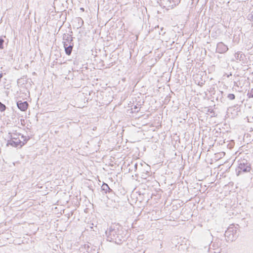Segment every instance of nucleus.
Listing matches in <instances>:
<instances>
[{
	"label": "nucleus",
	"instance_id": "21",
	"mask_svg": "<svg viewBox=\"0 0 253 253\" xmlns=\"http://www.w3.org/2000/svg\"><path fill=\"white\" fill-rule=\"evenodd\" d=\"M163 28H162L161 29V31H163Z\"/></svg>",
	"mask_w": 253,
	"mask_h": 253
},
{
	"label": "nucleus",
	"instance_id": "10",
	"mask_svg": "<svg viewBox=\"0 0 253 253\" xmlns=\"http://www.w3.org/2000/svg\"><path fill=\"white\" fill-rule=\"evenodd\" d=\"M101 189L105 192V193L107 192H112V190L109 187L108 185L105 183H103Z\"/></svg>",
	"mask_w": 253,
	"mask_h": 253
},
{
	"label": "nucleus",
	"instance_id": "16",
	"mask_svg": "<svg viewBox=\"0 0 253 253\" xmlns=\"http://www.w3.org/2000/svg\"><path fill=\"white\" fill-rule=\"evenodd\" d=\"M247 18L248 20L253 21V10L248 15Z\"/></svg>",
	"mask_w": 253,
	"mask_h": 253
},
{
	"label": "nucleus",
	"instance_id": "11",
	"mask_svg": "<svg viewBox=\"0 0 253 253\" xmlns=\"http://www.w3.org/2000/svg\"><path fill=\"white\" fill-rule=\"evenodd\" d=\"M245 55L238 51L235 54V58L236 60L243 61L244 59Z\"/></svg>",
	"mask_w": 253,
	"mask_h": 253
},
{
	"label": "nucleus",
	"instance_id": "3",
	"mask_svg": "<svg viewBox=\"0 0 253 253\" xmlns=\"http://www.w3.org/2000/svg\"><path fill=\"white\" fill-rule=\"evenodd\" d=\"M239 225L231 224L225 232V237L227 242L235 240L238 236V229Z\"/></svg>",
	"mask_w": 253,
	"mask_h": 253
},
{
	"label": "nucleus",
	"instance_id": "17",
	"mask_svg": "<svg viewBox=\"0 0 253 253\" xmlns=\"http://www.w3.org/2000/svg\"><path fill=\"white\" fill-rule=\"evenodd\" d=\"M4 41L2 38H0V49H2L3 48V43Z\"/></svg>",
	"mask_w": 253,
	"mask_h": 253
},
{
	"label": "nucleus",
	"instance_id": "6",
	"mask_svg": "<svg viewBox=\"0 0 253 253\" xmlns=\"http://www.w3.org/2000/svg\"><path fill=\"white\" fill-rule=\"evenodd\" d=\"M228 50V46L222 42L217 43L216 52L219 53H224Z\"/></svg>",
	"mask_w": 253,
	"mask_h": 253
},
{
	"label": "nucleus",
	"instance_id": "8",
	"mask_svg": "<svg viewBox=\"0 0 253 253\" xmlns=\"http://www.w3.org/2000/svg\"><path fill=\"white\" fill-rule=\"evenodd\" d=\"M63 44L73 43L72 35L69 34H64L63 35Z\"/></svg>",
	"mask_w": 253,
	"mask_h": 253
},
{
	"label": "nucleus",
	"instance_id": "15",
	"mask_svg": "<svg viewBox=\"0 0 253 253\" xmlns=\"http://www.w3.org/2000/svg\"><path fill=\"white\" fill-rule=\"evenodd\" d=\"M6 109V106L5 105L0 102V111L3 112Z\"/></svg>",
	"mask_w": 253,
	"mask_h": 253
},
{
	"label": "nucleus",
	"instance_id": "9",
	"mask_svg": "<svg viewBox=\"0 0 253 253\" xmlns=\"http://www.w3.org/2000/svg\"><path fill=\"white\" fill-rule=\"evenodd\" d=\"M64 47L65 48V51L67 55H71L73 47L74 46V43H69V44H64Z\"/></svg>",
	"mask_w": 253,
	"mask_h": 253
},
{
	"label": "nucleus",
	"instance_id": "2",
	"mask_svg": "<svg viewBox=\"0 0 253 253\" xmlns=\"http://www.w3.org/2000/svg\"><path fill=\"white\" fill-rule=\"evenodd\" d=\"M8 137L10 138L7 142V145H11L12 147H21L30 139L27 137L18 133H8Z\"/></svg>",
	"mask_w": 253,
	"mask_h": 253
},
{
	"label": "nucleus",
	"instance_id": "14",
	"mask_svg": "<svg viewBox=\"0 0 253 253\" xmlns=\"http://www.w3.org/2000/svg\"><path fill=\"white\" fill-rule=\"evenodd\" d=\"M247 95L249 98H253V88H252L250 90H249Z\"/></svg>",
	"mask_w": 253,
	"mask_h": 253
},
{
	"label": "nucleus",
	"instance_id": "19",
	"mask_svg": "<svg viewBox=\"0 0 253 253\" xmlns=\"http://www.w3.org/2000/svg\"><path fill=\"white\" fill-rule=\"evenodd\" d=\"M81 9L82 10H83V11H84V8H81Z\"/></svg>",
	"mask_w": 253,
	"mask_h": 253
},
{
	"label": "nucleus",
	"instance_id": "7",
	"mask_svg": "<svg viewBox=\"0 0 253 253\" xmlns=\"http://www.w3.org/2000/svg\"><path fill=\"white\" fill-rule=\"evenodd\" d=\"M17 106L21 111H25L29 106V104L27 101L19 100L17 102Z\"/></svg>",
	"mask_w": 253,
	"mask_h": 253
},
{
	"label": "nucleus",
	"instance_id": "12",
	"mask_svg": "<svg viewBox=\"0 0 253 253\" xmlns=\"http://www.w3.org/2000/svg\"><path fill=\"white\" fill-rule=\"evenodd\" d=\"M77 20L78 21V25H78L79 27L81 28L83 25V24H84V21L80 17L77 18Z\"/></svg>",
	"mask_w": 253,
	"mask_h": 253
},
{
	"label": "nucleus",
	"instance_id": "1",
	"mask_svg": "<svg viewBox=\"0 0 253 253\" xmlns=\"http://www.w3.org/2000/svg\"><path fill=\"white\" fill-rule=\"evenodd\" d=\"M107 240L114 242L117 244H121L125 240L123 227L119 224H111L105 232Z\"/></svg>",
	"mask_w": 253,
	"mask_h": 253
},
{
	"label": "nucleus",
	"instance_id": "13",
	"mask_svg": "<svg viewBox=\"0 0 253 253\" xmlns=\"http://www.w3.org/2000/svg\"><path fill=\"white\" fill-rule=\"evenodd\" d=\"M227 98L230 100H233L235 99V95L233 93H229L227 96Z\"/></svg>",
	"mask_w": 253,
	"mask_h": 253
},
{
	"label": "nucleus",
	"instance_id": "20",
	"mask_svg": "<svg viewBox=\"0 0 253 253\" xmlns=\"http://www.w3.org/2000/svg\"><path fill=\"white\" fill-rule=\"evenodd\" d=\"M134 108H135V109H136V108H137L136 106H135Z\"/></svg>",
	"mask_w": 253,
	"mask_h": 253
},
{
	"label": "nucleus",
	"instance_id": "5",
	"mask_svg": "<svg viewBox=\"0 0 253 253\" xmlns=\"http://www.w3.org/2000/svg\"><path fill=\"white\" fill-rule=\"evenodd\" d=\"M180 2V0H166L164 1V7L169 10L173 8Z\"/></svg>",
	"mask_w": 253,
	"mask_h": 253
},
{
	"label": "nucleus",
	"instance_id": "4",
	"mask_svg": "<svg viewBox=\"0 0 253 253\" xmlns=\"http://www.w3.org/2000/svg\"><path fill=\"white\" fill-rule=\"evenodd\" d=\"M238 169H239V172L242 171L243 172L250 171L251 168L250 164L247 162V161L244 159L238 161Z\"/></svg>",
	"mask_w": 253,
	"mask_h": 253
},
{
	"label": "nucleus",
	"instance_id": "18",
	"mask_svg": "<svg viewBox=\"0 0 253 253\" xmlns=\"http://www.w3.org/2000/svg\"><path fill=\"white\" fill-rule=\"evenodd\" d=\"M137 163H136L134 165V169H137Z\"/></svg>",
	"mask_w": 253,
	"mask_h": 253
}]
</instances>
